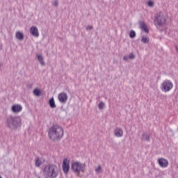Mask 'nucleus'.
<instances>
[{
	"label": "nucleus",
	"instance_id": "f257e3e1",
	"mask_svg": "<svg viewBox=\"0 0 178 178\" xmlns=\"http://www.w3.org/2000/svg\"><path fill=\"white\" fill-rule=\"evenodd\" d=\"M64 134L63 127L59 124H54L48 131V137L52 141H60L63 138Z\"/></svg>",
	"mask_w": 178,
	"mask_h": 178
},
{
	"label": "nucleus",
	"instance_id": "f03ea898",
	"mask_svg": "<svg viewBox=\"0 0 178 178\" xmlns=\"http://www.w3.org/2000/svg\"><path fill=\"white\" fill-rule=\"evenodd\" d=\"M44 178H56L59 176V168L55 164H48L42 169Z\"/></svg>",
	"mask_w": 178,
	"mask_h": 178
},
{
	"label": "nucleus",
	"instance_id": "7ed1b4c3",
	"mask_svg": "<svg viewBox=\"0 0 178 178\" xmlns=\"http://www.w3.org/2000/svg\"><path fill=\"white\" fill-rule=\"evenodd\" d=\"M7 126L11 130L22 127V118L19 116H9L6 120Z\"/></svg>",
	"mask_w": 178,
	"mask_h": 178
},
{
	"label": "nucleus",
	"instance_id": "20e7f679",
	"mask_svg": "<svg viewBox=\"0 0 178 178\" xmlns=\"http://www.w3.org/2000/svg\"><path fill=\"white\" fill-rule=\"evenodd\" d=\"M87 165L86 163H81L80 161H74L71 165V169L76 173V175H80V173H84L86 172V169Z\"/></svg>",
	"mask_w": 178,
	"mask_h": 178
},
{
	"label": "nucleus",
	"instance_id": "39448f33",
	"mask_svg": "<svg viewBox=\"0 0 178 178\" xmlns=\"http://www.w3.org/2000/svg\"><path fill=\"white\" fill-rule=\"evenodd\" d=\"M168 17L165 15V13L162 12H159L156 14L154 18V24L156 26H163L166 23V20Z\"/></svg>",
	"mask_w": 178,
	"mask_h": 178
},
{
	"label": "nucleus",
	"instance_id": "423d86ee",
	"mask_svg": "<svg viewBox=\"0 0 178 178\" xmlns=\"http://www.w3.org/2000/svg\"><path fill=\"white\" fill-rule=\"evenodd\" d=\"M173 88V83L170 80L165 79L161 84V90L163 92H169Z\"/></svg>",
	"mask_w": 178,
	"mask_h": 178
},
{
	"label": "nucleus",
	"instance_id": "0eeeda50",
	"mask_svg": "<svg viewBox=\"0 0 178 178\" xmlns=\"http://www.w3.org/2000/svg\"><path fill=\"white\" fill-rule=\"evenodd\" d=\"M62 168L65 175L69 173V170H70V160L67 159H64L63 161Z\"/></svg>",
	"mask_w": 178,
	"mask_h": 178
},
{
	"label": "nucleus",
	"instance_id": "6e6552de",
	"mask_svg": "<svg viewBox=\"0 0 178 178\" xmlns=\"http://www.w3.org/2000/svg\"><path fill=\"white\" fill-rule=\"evenodd\" d=\"M11 111L13 113H20V112L23 111V106H22V104H15L12 106Z\"/></svg>",
	"mask_w": 178,
	"mask_h": 178
},
{
	"label": "nucleus",
	"instance_id": "1a4fd4ad",
	"mask_svg": "<svg viewBox=\"0 0 178 178\" xmlns=\"http://www.w3.org/2000/svg\"><path fill=\"white\" fill-rule=\"evenodd\" d=\"M67 98H69V97L65 92L59 93L58 95V99L60 104H66V102H67Z\"/></svg>",
	"mask_w": 178,
	"mask_h": 178
},
{
	"label": "nucleus",
	"instance_id": "9d476101",
	"mask_svg": "<svg viewBox=\"0 0 178 178\" xmlns=\"http://www.w3.org/2000/svg\"><path fill=\"white\" fill-rule=\"evenodd\" d=\"M30 33L33 37H35V38L40 37V33L38 32V28H37V26H32L30 28Z\"/></svg>",
	"mask_w": 178,
	"mask_h": 178
},
{
	"label": "nucleus",
	"instance_id": "9b49d317",
	"mask_svg": "<svg viewBox=\"0 0 178 178\" xmlns=\"http://www.w3.org/2000/svg\"><path fill=\"white\" fill-rule=\"evenodd\" d=\"M158 162L161 168H168V166H169V161L168 159L161 158L158 160Z\"/></svg>",
	"mask_w": 178,
	"mask_h": 178
},
{
	"label": "nucleus",
	"instance_id": "f8f14e48",
	"mask_svg": "<svg viewBox=\"0 0 178 178\" xmlns=\"http://www.w3.org/2000/svg\"><path fill=\"white\" fill-rule=\"evenodd\" d=\"M136 59V56L133 53H130L128 56H124L123 60L125 62H129V60H133Z\"/></svg>",
	"mask_w": 178,
	"mask_h": 178
},
{
	"label": "nucleus",
	"instance_id": "ddd939ff",
	"mask_svg": "<svg viewBox=\"0 0 178 178\" xmlns=\"http://www.w3.org/2000/svg\"><path fill=\"white\" fill-rule=\"evenodd\" d=\"M114 134L115 136V137H123V129H120V128H117L114 130Z\"/></svg>",
	"mask_w": 178,
	"mask_h": 178
},
{
	"label": "nucleus",
	"instance_id": "4468645a",
	"mask_svg": "<svg viewBox=\"0 0 178 178\" xmlns=\"http://www.w3.org/2000/svg\"><path fill=\"white\" fill-rule=\"evenodd\" d=\"M15 37L17 40H19V41H23V40H24V34H23V32L17 31L15 33Z\"/></svg>",
	"mask_w": 178,
	"mask_h": 178
},
{
	"label": "nucleus",
	"instance_id": "2eb2a0df",
	"mask_svg": "<svg viewBox=\"0 0 178 178\" xmlns=\"http://www.w3.org/2000/svg\"><path fill=\"white\" fill-rule=\"evenodd\" d=\"M140 27L141 30H143L145 33H149V30L148 29V26H147V24L144 22H140Z\"/></svg>",
	"mask_w": 178,
	"mask_h": 178
},
{
	"label": "nucleus",
	"instance_id": "dca6fc26",
	"mask_svg": "<svg viewBox=\"0 0 178 178\" xmlns=\"http://www.w3.org/2000/svg\"><path fill=\"white\" fill-rule=\"evenodd\" d=\"M36 58L42 66H45V61H44V56H42V54H37Z\"/></svg>",
	"mask_w": 178,
	"mask_h": 178
},
{
	"label": "nucleus",
	"instance_id": "f3484780",
	"mask_svg": "<svg viewBox=\"0 0 178 178\" xmlns=\"http://www.w3.org/2000/svg\"><path fill=\"white\" fill-rule=\"evenodd\" d=\"M49 104L50 108H52L53 109L56 108V104H55V99H54V97H51L49 99Z\"/></svg>",
	"mask_w": 178,
	"mask_h": 178
},
{
	"label": "nucleus",
	"instance_id": "a211bd4d",
	"mask_svg": "<svg viewBox=\"0 0 178 178\" xmlns=\"http://www.w3.org/2000/svg\"><path fill=\"white\" fill-rule=\"evenodd\" d=\"M33 95H35V97H40L41 95V89L35 88L33 90Z\"/></svg>",
	"mask_w": 178,
	"mask_h": 178
},
{
	"label": "nucleus",
	"instance_id": "6ab92c4d",
	"mask_svg": "<svg viewBox=\"0 0 178 178\" xmlns=\"http://www.w3.org/2000/svg\"><path fill=\"white\" fill-rule=\"evenodd\" d=\"M141 42H143V44H148L149 42V38H148V36H142Z\"/></svg>",
	"mask_w": 178,
	"mask_h": 178
},
{
	"label": "nucleus",
	"instance_id": "aec40b11",
	"mask_svg": "<svg viewBox=\"0 0 178 178\" xmlns=\"http://www.w3.org/2000/svg\"><path fill=\"white\" fill-rule=\"evenodd\" d=\"M95 172L96 175H101L102 173V167L101 165H98L95 169Z\"/></svg>",
	"mask_w": 178,
	"mask_h": 178
},
{
	"label": "nucleus",
	"instance_id": "412c9836",
	"mask_svg": "<svg viewBox=\"0 0 178 178\" xmlns=\"http://www.w3.org/2000/svg\"><path fill=\"white\" fill-rule=\"evenodd\" d=\"M42 165V161H41V159L38 158L35 159V166L37 168H39V166H41Z\"/></svg>",
	"mask_w": 178,
	"mask_h": 178
},
{
	"label": "nucleus",
	"instance_id": "4be33fe9",
	"mask_svg": "<svg viewBox=\"0 0 178 178\" xmlns=\"http://www.w3.org/2000/svg\"><path fill=\"white\" fill-rule=\"evenodd\" d=\"M136 31L131 30L130 33H129V37L130 38H136Z\"/></svg>",
	"mask_w": 178,
	"mask_h": 178
},
{
	"label": "nucleus",
	"instance_id": "5701e85b",
	"mask_svg": "<svg viewBox=\"0 0 178 178\" xmlns=\"http://www.w3.org/2000/svg\"><path fill=\"white\" fill-rule=\"evenodd\" d=\"M99 109L102 110L104 108H105V103L104 102H101L99 105Z\"/></svg>",
	"mask_w": 178,
	"mask_h": 178
},
{
	"label": "nucleus",
	"instance_id": "b1692460",
	"mask_svg": "<svg viewBox=\"0 0 178 178\" xmlns=\"http://www.w3.org/2000/svg\"><path fill=\"white\" fill-rule=\"evenodd\" d=\"M143 140H145L146 141H149V136L147 134H144L143 135Z\"/></svg>",
	"mask_w": 178,
	"mask_h": 178
},
{
	"label": "nucleus",
	"instance_id": "393cba45",
	"mask_svg": "<svg viewBox=\"0 0 178 178\" xmlns=\"http://www.w3.org/2000/svg\"><path fill=\"white\" fill-rule=\"evenodd\" d=\"M147 5L149 8H154L155 3L153 1H149L147 2Z\"/></svg>",
	"mask_w": 178,
	"mask_h": 178
},
{
	"label": "nucleus",
	"instance_id": "a878e982",
	"mask_svg": "<svg viewBox=\"0 0 178 178\" xmlns=\"http://www.w3.org/2000/svg\"><path fill=\"white\" fill-rule=\"evenodd\" d=\"M52 5H53L54 6H58V1H57L56 0H55V1H54L52 2Z\"/></svg>",
	"mask_w": 178,
	"mask_h": 178
},
{
	"label": "nucleus",
	"instance_id": "bb28decb",
	"mask_svg": "<svg viewBox=\"0 0 178 178\" xmlns=\"http://www.w3.org/2000/svg\"><path fill=\"white\" fill-rule=\"evenodd\" d=\"M86 29H87V30H92V26H88L86 27Z\"/></svg>",
	"mask_w": 178,
	"mask_h": 178
},
{
	"label": "nucleus",
	"instance_id": "cd10ccee",
	"mask_svg": "<svg viewBox=\"0 0 178 178\" xmlns=\"http://www.w3.org/2000/svg\"><path fill=\"white\" fill-rule=\"evenodd\" d=\"M0 178H1V176H0Z\"/></svg>",
	"mask_w": 178,
	"mask_h": 178
}]
</instances>
